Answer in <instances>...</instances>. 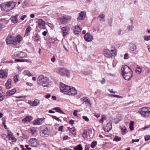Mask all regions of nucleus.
<instances>
[{"label": "nucleus", "instance_id": "nucleus-1", "mask_svg": "<svg viewBox=\"0 0 150 150\" xmlns=\"http://www.w3.org/2000/svg\"><path fill=\"white\" fill-rule=\"evenodd\" d=\"M37 81L38 85H42L43 87H48L50 83L49 79L46 77H44L43 75H41L38 76Z\"/></svg>", "mask_w": 150, "mask_h": 150}, {"label": "nucleus", "instance_id": "nucleus-2", "mask_svg": "<svg viewBox=\"0 0 150 150\" xmlns=\"http://www.w3.org/2000/svg\"><path fill=\"white\" fill-rule=\"evenodd\" d=\"M139 112L144 117H150V108L144 107L139 109Z\"/></svg>", "mask_w": 150, "mask_h": 150}, {"label": "nucleus", "instance_id": "nucleus-3", "mask_svg": "<svg viewBox=\"0 0 150 150\" xmlns=\"http://www.w3.org/2000/svg\"><path fill=\"white\" fill-rule=\"evenodd\" d=\"M56 72L62 76H64L66 75L68 77H69L70 76V73L69 71L64 68L57 69Z\"/></svg>", "mask_w": 150, "mask_h": 150}, {"label": "nucleus", "instance_id": "nucleus-4", "mask_svg": "<svg viewBox=\"0 0 150 150\" xmlns=\"http://www.w3.org/2000/svg\"><path fill=\"white\" fill-rule=\"evenodd\" d=\"M2 7L4 9H8L7 10L12 9L15 6V4L13 2H7L2 5Z\"/></svg>", "mask_w": 150, "mask_h": 150}, {"label": "nucleus", "instance_id": "nucleus-5", "mask_svg": "<svg viewBox=\"0 0 150 150\" xmlns=\"http://www.w3.org/2000/svg\"><path fill=\"white\" fill-rule=\"evenodd\" d=\"M70 86L66 85L64 84L61 83L60 87L61 91L64 94L67 95L69 89H70Z\"/></svg>", "mask_w": 150, "mask_h": 150}, {"label": "nucleus", "instance_id": "nucleus-6", "mask_svg": "<svg viewBox=\"0 0 150 150\" xmlns=\"http://www.w3.org/2000/svg\"><path fill=\"white\" fill-rule=\"evenodd\" d=\"M29 143L30 146L34 147H38L40 145L39 141L35 138H32L30 139Z\"/></svg>", "mask_w": 150, "mask_h": 150}, {"label": "nucleus", "instance_id": "nucleus-7", "mask_svg": "<svg viewBox=\"0 0 150 150\" xmlns=\"http://www.w3.org/2000/svg\"><path fill=\"white\" fill-rule=\"evenodd\" d=\"M50 134V129L45 128L42 129L40 132V135L42 137H47Z\"/></svg>", "mask_w": 150, "mask_h": 150}, {"label": "nucleus", "instance_id": "nucleus-8", "mask_svg": "<svg viewBox=\"0 0 150 150\" xmlns=\"http://www.w3.org/2000/svg\"><path fill=\"white\" fill-rule=\"evenodd\" d=\"M121 70L122 71V74L126 73H129L133 72L132 69L127 65H125L124 67H122Z\"/></svg>", "mask_w": 150, "mask_h": 150}, {"label": "nucleus", "instance_id": "nucleus-9", "mask_svg": "<svg viewBox=\"0 0 150 150\" xmlns=\"http://www.w3.org/2000/svg\"><path fill=\"white\" fill-rule=\"evenodd\" d=\"M63 36H65L69 34L70 28L68 26L63 27L61 28Z\"/></svg>", "mask_w": 150, "mask_h": 150}, {"label": "nucleus", "instance_id": "nucleus-10", "mask_svg": "<svg viewBox=\"0 0 150 150\" xmlns=\"http://www.w3.org/2000/svg\"><path fill=\"white\" fill-rule=\"evenodd\" d=\"M15 38L11 35L8 36L6 39V42L8 44H12L14 45L15 44Z\"/></svg>", "mask_w": 150, "mask_h": 150}, {"label": "nucleus", "instance_id": "nucleus-11", "mask_svg": "<svg viewBox=\"0 0 150 150\" xmlns=\"http://www.w3.org/2000/svg\"><path fill=\"white\" fill-rule=\"evenodd\" d=\"M70 88L67 95L74 96L77 94V91L74 88L70 86Z\"/></svg>", "mask_w": 150, "mask_h": 150}, {"label": "nucleus", "instance_id": "nucleus-12", "mask_svg": "<svg viewBox=\"0 0 150 150\" xmlns=\"http://www.w3.org/2000/svg\"><path fill=\"white\" fill-rule=\"evenodd\" d=\"M28 103L32 106H34L39 105L40 103V101L39 99H35L33 101L29 100Z\"/></svg>", "mask_w": 150, "mask_h": 150}, {"label": "nucleus", "instance_id": "nucleus-13", "mask_svg": "<svg viewBox=\"0 0 150 150\" xmlns=\"http://www.w3.org/2000/svg\"><path fill=\"white\" fill-rule=\"evenodd\" d=\"M133 72L122 74L123 78L127 80H129L132 77Z\"/></svg>", "mask_w": 150, "mask_h": 150}, {"label": "nucleus", "instance_id": "nucleus-14", "mask_svg": "<svg viewBox=\"0 0 150 150\" xmlns=\"http://www.w3.org/2000/svg\"><path fill=\"white\" fill-rule=\"evenodd\" d=\"M84 38L86 41L90 42L92 40L93 37L90 33H88L84 35Z\"/></svg>", "mask_w": 150, "mask_h": 150}, {"label": "nucleus", "instance_id": "nucleus-15", "mask_svg": "<svg viewBox=\"0 0 150 150\" xmlns=\"http://www.w3.org/2000/svg\"><path fill=\"white\" fill-rule=\"evenodd\" d=\"M72 28H73L74 33L75 34H79L81 32V28L78 25L73 27Z\"/></svg>", "mask_w": 150, "mask_h": 150}, {"label": "nucleus", "instance_id": "nucleus-16", "mask_svg": "<svg viewBox=\"0 0 150 150\" xmlns=\"http://www.w3.org/2000/svg\"><path fill=\"white\" fill-rule=\"evenodd\" d=\"M71 20L70 17L67 18L63 17L60 19V22L62 24H66L67 23V22L68 21H69Z\"/></svg>", "mask_w": 150, "mask_h": 150}, {"label": "nucleus", "instance_id": "nucleus-17", "mask_svg": "<svg viewBox=\"0 0 150 150\" xmlns=\"http://www.w3.org/2000/svg\"><path fill=\"white\" fill-rule=\"evenodd\" d=\"M44 120V118H38L36 120L33 121V124L34 125H40L42 123V122Z\"/></svg>", "mask_w": 150, "mask_h": 150}, {"label": "nucleus", "instance_id": "nucleus-18", "mask_svg": "<svg viewBox=\"0 0 150 150\" xmlns=\"http://www.w3.org/2000/svg\"><path fill=\"white\" fill-rule=\"evenodd\" d=\"M7 73L3 70L0 71V77L1 78L5 79L7 77Z\"/></svg>", "mask_w": 150, "mask_h": 150}, {"label": "nucleus", "instance_id": "nucleus-19", "mask_svg": "<svg viewBox=\"0 0 150 150\" xmlns=\"http://www.w3.org/2000/svg\"><path fill=\"white\" fill-rule=\"evenodd\" d=\"M79 16L77 19L82 20H83L86 17V12L81 11L79 14Z\"/></svg>", "mask_w": 150, "mask_h": 150}, {"label": "nucleus", "instance_id": "nucleus-20", "mask_svg": "<svg viewBox=\"0 0 150 150\" xmlns=\"http://www.w3.org/2000/svg\"><path fill=\"white\" fill-rule=\"evenodd\" d=\"M104 54L105 57L108 58L111 57L112 55L110 51L109 50L107 49L104 50Z\"/></svg>", "mask_w": 150, "mask_h": 150}, {"label": "nucleus", "instance_id": "nucleus-21", "mask_svg": "<svg viewBox=\"0 0 150 150\" xmlns=\"http://www.w3.org/2000/svg\"><path fill=\"white\" fill-rule=\"evenodd\" d=\"M112 128L111 124L110 123H107L106 126L104 128V130L106 132H109Z\"/></svg>", "mask_w": 150, "mask_h": 150}, {"label": "nucleus", "instance_id": "nucleus-22", "mask_svg": "<svg viewBox=\"0 0 150 150\" xmlns=\"http://www.w3.org/2000/svg\"><path fill=\"white\" fill-rule=\"evenodd\" d=\"M16 92L15 88H13L11 90L7 91L6 93V95L7 96H10L14 94Z\"/></svg>", "mask_w": 150, "mask_h": 150}, {"label": "nucleus", "instance_id": "nucleus-23", "mask_svg": "<svg viewBox=\"0 0 150 150\" xmlns=\"http://www.w3.org/2000/svg\"><path fill=\"white\" fill-rule=\"evenodd\" d=\"M11 79H8L5 84V86L7 89L11 88Z\"/></svg>", "mask_w": 150, "mask_h": 150}, {"label": "nucleus", "instance_id": "nucleus-24", "mask_svg": "<svg viewBox=\"0 0 150 150\" xmlns=\"http://www.w3.org/2000/svg\"><path fill=\"white\" fill-rule=\"evenodd\" d=\"M22 40V37L19 35H18L16 36V38H15V44L14 45H16L17 43H19L21 42Z\"/></svg>", "mask_w": 150, "mask_h": 150}, {"label": "nucleus", "instance_id": "nucleus-25", "mask_svg": "<svg viewBox=\"0 0 150 150\" xmlns=\"http://www.w3.org/2000/svg\"><path fill=\"white\" fill-rule=\"evenodd\" d=\"M32 119L31 116H26L22 120V121L25 123L28 122H30Z\"/></svg>", "mask_w": 150, "mask_h": 150}, {"label": "nucleus", "instance_id": "nucleus-26", "mask_svg": "<svg viewBox=\"0 0 150 150\" xmlns=\"http://www.w3.org/2000/svg\"><path fill=\"white\" fill-rule=\"evenodd\" d=\"M45 22L43 21L42 19H39L38 21V27L41 28L42 25L44 24Z\"/></svg>", "mask_w": 150, "mask_h": 150}, {"label": "nucleus", "instance_id": "nucleus-27", "mask_svg": "<svg viewBox=\"0 0 150 150\" xmlns=\"http://www.w3.org/2000/svg\"><path fill=\"white\" fill-rule=\"evenodd\" d=\"M18 15H17L15 16L12 17L11 18V20L12 22L14 23H16L18 22V20L17 18Z\"/></svg>", "mask_w": 150, "mask_h": 150}, {"label": "nucleus", "instance_id": "nucleus-28", "mask_svg": "<svg viewBox=\"0 0 150 150\" xmlns=\"http://www.w3.org/2000/svg\"><path fill=\"white\" fill-rule=\"evenodd\" d=\"M68 129L69 130L71 133L73 134L74 135H76V131L75 129V128L74 127H73L72 128H70L69 127H68Z\"/></svg>", "mask_w": 150, "mask_h": 150}, {"label": "nucleus", "instance_id": "nucleus-29", "mask_svg": "<svg viewBox=\"0 0 150 150\" xmlns=\"http://www.w3.org/2000/svg\"><path fill=\"white\" fill-rule=\"evenodd\" d=\"M4 93L3 92L2 90V88L0 87V101H2L3 99L4 96Z\"/></svg>", "mask_w": 150, "mask_h": 150}, {"label": "nucleus", "instance_id": "nucleus-30", "mask_svg": "<svg viewBox=\"0 0 150 150\" xmlns=\"http://www.w3.org/2000/svg\"><path fill=\"white\" fill-rule=\"evenodd\" d=\"M19 58H24L26 57L27 54L25 52L21 51H18Z\"/></svg>", "mask_w": 150, "mask_h": 150}, {"label": "nucleus", "instance_id": "nucleus-31", "mask_svg": "<svg viewBox=\"0 0 150 150\" xmlns=\"http://www.w3.org/2000/svg\"><path fill=\"white\" fill-rule=\"evenodd\" d=\"M8 137L9 139H11L14 142H15L16 141V139L15 138L12 133L9 134Z\"/></svg>", "mask_w": 150, "mask_h": 150}, {"label": "nucleus", "instance_id": "nucleus-32", "mask_svg": "<svg viewBox=\"0 0 150 150\" xmlns=\"http://www.w3.org/2000/svg\"><path fill=\"white\" fill-rule=\"evenodd\" d=\"M31 30V27L29 26H28L25 30V36H28L30 33Z\"/></svg>", "mask_w": 150, "mask_h": 150}, {"label": "nucleus", "instance_id": "nucleus-33", "mask_svg": "<svg viewBox=\"0 0 150 150\" xmlns=\"http://www.w3.org/2000/svg\"><path fill=\"white\" fill-rule=\"evenodd\" d=\"M53 110H55L56 112H57L61 114H64V112L61 110L59 107H56L54 108Z\"/></svg>", "mask_w": 150, "mask_h": 150}, {"label": "nucleus", "instance_id": "nucleus-34", "mask_svg": "<svg viewBox=\"0 0 150 150\" xmlns=\"http://www.w3.org/2000/svg\"><path fill=\"white\" fill-rule=\"evenodd\" d=\"M13 58L15 59L17 58H19L18 51L15 52L12 55Z\"/></svg>", "mask_w": 150, "mask_h": 150}, {"label": "nucleus", "instance_id": "nucleus-35", "mask_svg": "<svg viewBox=\"0 0 150 150\" xmlns=\"http://www.w3.org/2000/svg\"><path fill=\"white\" fill-rule=\"evenodd\" d=\"M111 51L112 52V55L113 56H114L116 55V50L115 47H112Z\"/></svg>", "mask_w": 150, "mask_h": 150}, {"label": "nucleus", "instance_id": "nucleus-36", "mask_svg": "<svg viewBox=\"0 0 150 150\" xmlns=\"http://www.w3.org/2000/svg\"><path fill=\"white\" fill-rule=\"evenodd\" d=\"M30 132L33 134L36 131V129L35 127H32L29 129Z\"/></svg>", "mask_w": 150, "mask_h": 150}, {"label": "nucleus", "instance_id": "nucleus-37", "mask_svg": "<svg viewBox=\"0 0 150 150\" xmlns=\"http://www.w3.org/2000/svg\"><path fill=\"white\" fill-rule=\"evenodd\" d=\"M137 49V47L134 44H132L130 45V49L131 50L133 51Z\"/></svg>", "mask_w": 150, "mask_h": 150}, {"label": "nucleus", "instance_id": "nucleus-38", "mask_svg": "<svg viewBox=\"0 0 150 150\" xmlns=\"http://www.w3.org/2000/svg\"><path fill=\"white\" fill-rule=\"evenodd\" d=\"M74 150H82L83 148L80 144L75 146L74 148Z\"/></svg>", "mask_w": 150, "mask_h": 150}, {"label": "nucleus", "instance_id": "nucleus-39", "mask_svg": "<svg viewBox=\"0 0 150 150\" xmlns=\"http://www.w3.org/2000/svg\"><path fill=\"white\" fill-rule=\"evenodd\" d=\"M105 17V15L103 14H101L99 16L98 18H100V21H105L104 19Z\"/></svg>", "mask_w": 150, "mask_h": 150}, {"label": "nucleus", "instance_id": "nucleus-40", "mask_svg": "<svg viewBox=\"0 0 150 150\" xmlns=\"http://www.w3.org/2000/svg\"><path fill=\"white\" fill-rule=\"evenodd\" d=\"M23 74L24 75H26L28 76H33V75L28 70H25L23 72Z\"/></svg>", "mask_w": 150, "mask_h": 150}, {"label": "nucleus", "instance_id": "nucleus-41", "mask_svg": "<svg viewBox=\"0 0 150 150\" xmlns=\"http://www.w3.org/2000/svg\"><path fill=\"white\" fill-rule=\"evenodd\" d=\"M142 69L139 66H137V68L136 69V73H137L138 74H140L142 71Z\"/></svg>", "mask_w": 150, "mask_h": 150}, {"label": "nucleus", "instance_id": "nucleus-42", "mask_svg": "<svg viewBox=\"0 0 150 150\" xmlns=\"http://www.w3.org/2000/svg\"><path fill=\"white\" fill-rule=\"evenodd\" d=\"M134 122L132 121H131L129 123V127L131 130H132L134 129L133 125Z\"/></svg>", "mask_w": 150, "mask_h": 150}, {"label": "nucleus", "instance_id": "nucleus-43", "mask_svg": "<svg viewBox=\"0 0 150 150\" xmlns=\"http://www.w3.org/2000/svg\"><path fill=\"white\" fill-rule=\"evenodd\" d=\"M82 136L83 137L84 139H86L87 138V131L85 129L83 131V132L82 134Z\"/></svg>", "mask_w": 150, "mask_h": 150}, {"label": "nucleus", "instance_id": "nucleus-44", "mask_svg": "<svg viewBox=\"0 0 150 150\" xmlns=\"http://www.w3.org/2000/svg\"><path fill=\"white\" fill-rule=\"evenodd\" d=\"M97 142L96 141H94L92 142L91 145V146L92 148H94L97 145Z\"/></svg>", "mask_w": 150, "mask_h": 150}, {"label": "nucleus", "instance_id": "nucleus-45", "mask_svg": "<svg viewBox=\"0 0 150 150\" xmlns=\"http://www.w3.org/2000/svg\"><path fill=\"white\" fill-rule=\"evenodd\" d=\"M121 139V137H119L117 136H115L113 140L116 141H120Z\"/></svg>", "mask_w": 150, "mask_h": 150}, {"label": "nucleus", "instance_id": "nucleus-46", "mask_svg": "<svg viewBox=\"0 0 150 150\" xmlns=\"http://www.w3.org/2000/svg\"><path fill=\"white\" fill-rule=\"evenodd\" d=\"M121 130L122 131V134H124L125 133V132L126 131V129L125 127L124 126H122V127L121 128Z\"/></svg>", "mask_w": 150, "mask_h": 150}, {"label": "nucleus", "instance_id": "nucleus-47", "mask_svg": "<svg viewBox=\"0 0 150 150\" xmlns=\"http://www.w3.org/2000/svg\"><path fill=\"white\" fill-rule=\"evenodd\" d=\"M106 117L105 115H103L102 116V117L100 120L99 122L100 123H103V121L104 120H105Z\"/></svg>", "mask_w": 150, "mask_h": 150}, {"label": "nucleus", "instance_id": "nucleus-48", "mask_svg": "<svg viewBox=\"0 0 150 150\" xmlns=\"http://www.w3.org/2000/svg\"><path fill=\"white\" fill-rule=\"evenodd\" d=\"M49 41L50 43H53L55 42V40L54 38H51L49 39Z\"/></svg>", "mask_w": 150, "mask_h": 150}, {"label": "nucleus", "instance_id": "nucleus-49", "mask_svg": "<svg viewBox=\"0 0 150 150\" xmlns=\"http://www.w3.org/2000/svg\"><path fill=\"white\" fill-rule=\"evenodd\" d=\"M13 80L15 83H16L17 81H18L17 75H16L14 76Z\"/></svg>", "mask_w": 150, "mask_h": 150}, {"label": "nucleus", "instance_id": "nucleus-50", "mask_svg": "<svg viewBox=\"0 0 150 150\" xmlns=\"http://www.w3.org/2000/svg\"><path fill=\"white\" fill-rule=\"evenodd\" d=\"M144 40L146 41H148L150 40V35L148 36L145 35L144 36Z\"/></svg>", "mask_w": 150, "mask_h": 150}, {"label": "nucleus", "instance_id": "nucleus-51", "mask_svg": "<svg viewBox=\"0 0 150 150\" xmlns=\"http://www.w3.org/2000/svg\"><path fill=\"white\" fill-rule=\"evenodd\" d=\"M34 39L36 41H38L39 40V38L37 34H35V36L34 37Z\"/></svg>", "mask_w": 150, "mask_h": 150}, {"label": "nucleus", "instance_id": "nucleus-52", "mask_svg": "<svg viewBox=\"0 0 150 150\" xmlns=\"http://www.w3.org/2000/svg\"><path fill=\"white\" fill-rule=\"evenodd\" d=\"M110 96L112 97H114L117 98H122V96L116 95L111 94L110 95Z\"/></svg>", "mask_w": 150, "mask_h": 150}, {"label": "nucleus", "instance_id": "nucleus-53", "mask_svg": "<svg viewBox=\"0 0 150 150\" xmlns=\"http://www.w3.org/2000/svg\"><path fill=\"white\" fill-rule=\"evenodd\" d=\"M150 138V136L149 135H146L145 136L144 139L145 141H147L149 140Z\"/></svg>", "mask_w": 150, "mask_h": 150}, {"label": "nucleus", "instance_id": "nucleus-54", "mask_svg": "<svg viewBox=\"0 0 150 150\" xmlns=\"http://www.w3.org/2000/svg\"><path fill=\"white\" fill-rule=\"evenodd\" d=\"M134 28V26L132 25L129 26L127 27V28L128 31H132L133 28Z\"/></svg>", "mask_w": 150, "mask_h": 150}, {"label": "nucleus", "instance_id": "nucleus-55", "mask_svg": "<svg viewBox=\"0 0 150 150\" xmlns=\"http://www.w3.org/2000/svg\"><path fill=\"white\" fill-rule=\"evenodd\" d=\"M82 118L86 122L89 121V119L86 116H82Z\"/></svg>", "mask_w": 150, "mask_h": 150}, {"label": "nucleus", "instance_id": "nucleus-56", "mask_svg": "<svg viewBox=\"0 0 150 150\" xmlns=\"http://www.w3.org/2000/svg\"><path fill=\"white\" fill-rule=\"evenodd\" d=\"M23 62H26L28 63H32V61L30 59H23Z\"/></svg>", "mask_w": 150, "mask_h": 150}, {"label": "nucleus", "instance_id": "nucleus-57", "mask_svg": "<svg viewBox=\"0 0 150 150\" xmlns=\"http://www.w3.org/2000/svg\"><path fill=\"white\" fill-rule=\"evenodd\" d=\"M52 117L53 119H55L56 120L58 121H61V120H60V119L59 118H58V117H57L56 116H52Z\"/></svg>", "mask_w": 150, "mask_h": 150}, {"label": "nucleus", "instance_id": "nucleus-58", "mask_svg": "<svg viewBox=\"0 0 150 150\" xmlns=\"http://www.w3.org/2000/svg\"><path fill=\"white\" fill-rule=\"evenodd\" d=\"M23 59H16L15 60L16 62H23Z\"/></svg>", "mask_w": 150, "mask_h": 150}, {"label": "nucleus", "instance_id": "nucleus-59", "mask_svg": "<svg viewBox=\"0 0 150 150\" xmlns=\"http://www.w3.org/2000/svg\"><path fill=\"white\" fill-rule=\"evenodd\" d=\"M129 58V55L127 53H126L124 57V59H127Z\"/></svg>", "mask_w": 150, "mask_h": 150}, {"label": "nucleus", "instance_id": "nucleus-60", "mask_svg": "<svg viewBox=\"0 0 150 150\" xmlns=\"http://www.w3.org/2000/svg\"><path fill=\"white\" fill-rule=\"evenodd\" d=\"M2 124L3 125H5L6 123V119L3 117L2 119Z\"/></svg>", "mask_w": 150, "mask_h": 150}, {"label": "nucleus", "instance_id": "nucleus-61", "mask_svg": "<svg viewBox=\"0 0 150 150\" xmlns=\"http://www.w3.org/2000/svg\"><path fill=\"white\" fill-rule=\"evenodd\" d=\"M90 147L89 145H86L85 148L84 150H89Z\"/></svg>", "mask_w": 150, "mask_h": 150}, {"label": "nucleus", "instance_id": "nucleus-62", "mask_svg": "<svg viewBox=\"0 0 150 150\" xmlns=\"http://www.w3.org/2000/svg\"><path fill=\"white\" fill-rule=\"evenodd\" d=\"M74 120H71L69 121V123L70 124H71V125H72L74 124Z\"/></svg>", "mask_w": 150, "mask_h": 150}, {"label": "nucleus", "instance_id": "nucleus-63", "mask_svg": "<svg viewBox=\"0 0 150 150\" xmlns=\"http://www.w3.org/2000/svg\"><path fill=\"white\" fill-rule=\"evenodd\" d=\"M26 15H23L21 16V18L22 20H24L25 18L26 17Z\"/></svg>", "mask_w": 150, "mask_h": 150}, {"label": "nucleus", "instance_id": "nucleus-64", "mask_svg": "<svg viewBox=\"0 0 150 150\" xmlns=\"http://www.w3.org/2000/svg\"><path fill=\"white\" fill-rule=\"evenodd\" d=\"M25 147H26L27 150H30L31 149V148H29V145H25Z\"/></svg>", "mask_w": 150, "mask_h": 150}]
</instances>
